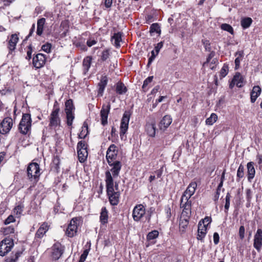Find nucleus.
Segmentation results:
<instances>
[{"label":"nucleus","instance_id":"nucleus-19","mask_svg":"<svg viewBox=\"0 0 262 262\" xmlns=\"http://www.w3.org/2000/svg\"><path fill=\"white\" fill-rule=\"evenodd\" d=\"M145 131L149 136L154 137L156 135V123L154 121L150 122H147L145 125Z\"/></svg>","mask_w":262,"mask_h":262},{"label":"nucleus","instance_id":"nucleus-8","mask_svg":"<svg viewBox=\"0 0 262 262\" xmlns=\"http://www.w3.org/2000/svg\"><path fill=\"white\" fill-rule=\"evenodd\" d=\"M13 246L11 239L5 238L0 243V255L3 256L11 251Z\"/></svg>","mask_w":262,"mask_h":262},{"label":"nucleus","instance_id":"nucleus-51","mask_svg":"<svg viewBox=\"0 0 262 262\" xmlns=\"http://www.w3.org/2000/svg\"><path fill=\"white\" fill-rule=\"evenodd\" d=\"M203 44L205 47V50L207 51H210L211 46L209 41L207 40H202Z\"/></svg>","mask_w":262,"mask_h":262},{"label":"nucleus","instance_id":"nucleus-49","mask_svg":"<svg viewBox=\"0 0 262 262\" xmlns=\"http://www.w3.org/2000/svg\"><path fill=\"white\" fill-rule=\"evenodd\" d=\"M33 52L32 47L31 45H30L27 48V56L26 58L28 60H30L32 57V53Z\"/></svg>","mask_w":262,"mask_h":262},{"label":"nucleus","instance_id":"nucleus-23","mask_svg":"<svg viewBox=\"0 0 262 262\" xmlns=\"http://www.w3.org/2000/svg\"><path fill=\"white\" fill-rule=\"evenodd\" d=\"M92 61V57L88 56L85 57L82 61L83 72L84 74H86L91 67Z\"/></svg>","mask_w":262,"mask_h":262},{"label":"nucleus","instance_id":"nucleus-13","mask_svg":"<svg viewBox=\"0 0 262 262\" xmlns=\"http://www.w3.org/2000/svg\"><path fill=\"white\" fill-rule=\"evenodd\" d=\"M108 165L112 167L110 172L112 173V178H115L119 174L120 171L122 167V164L119 161H108ZM109 171V170H108Z\"/></svg>","mask_w":262,"mask_h":262},{"label":"nucleus","instance_id":"nucleus-14","mask_svg":"<svg viewBox=\"0 0 262 262\" xmlns=\"http://www.w3.org/2000/svg\"><path fill=\"white\" fill-rule=\"evenodd\" d=\"M181 207L183 209L180 217L189 220L191 213V202H182L181 201Z\"/></svg>","mask_w":262,"mask_h":262},{"label":"nucleus","instance_id":"nucleus-16","mask_svg":"<svg viewBox=\"0 0 262 262\" xmlns=\"http://www.w3.org/2000/svg\"><path fill=\"white\" fill-rule=\"evenodd\" d=\"M253 246L258 252L260 251L262 247V230L258 229L254 236Z\"/></svg>","mask_w":262,"mask_h":262},{"label":"nucleus","instance_id":"nucleus-52","mask_svg":"<svg viewBox=\"0 0 262 262\" xmlns=\"http://www.w3.org/2000/svg\"><path fill=\"white\" fill-rule=\"evenodd\" d=\"M246 199L250 202L252 198V192L250 189H247L246 190Z\"/></svg>","mask_w":262,"mask_h":262},{"label":"nucleus","instance_id":"nucleus-2","mask_svg":"<svg viewBox=\"0 0 262 262\" xmlns=\"http://www.w3.org/2000/svg\"><path fill=\"white\" fill-rule=\"evenodd\" d=\"M59 104L57 101H55L53 110L49 117V126L54 129H56L60 126L61 119L59 115Z\"/></svg>","mask_w":262,"mask_h":262},{"label":"nucleus","instance_id":"nucleus-54","mask_svg":"<svg viewBox=\"0 0 262 262\" xmlns=\"http://www.w3.org/2000/svg\"><path fill=\"white\" fill-rule=\"evenodd\" d=\"M51 48V45L50 43H46L45 45H43L41 47L42 50L47 53L50 52Z\"/></svg>","mask_w":262,"mask_h":262},{"label":"nucleus","instance_id":"nucleus-60","mask_svg":"<svg viewBox=\"0 0 262 262\" xmlns=\"http://www.w3.org/2000/svg\"><path fill=\"white\" fill-rule=\"evenodd\" d=\"M105 8L111 7L113 3V0H103Z\"/></svg>","mask_w":262,"mask_h":262},{"label":"nucleus","instance_id":"nucleus-34","mask_svg":"<svg viewBox=\"0 0 262 262\" xmlns=\"http://www.w3.org/2000/svg\"><path fill=\"white\" fill-rule=\"evenodd\" d=\"M88 125L86 123L84 122L82 127V130L78 135L80 139H84L88 134Z\"/></svg>","mask_w":262,"mask_h":262},{"label":"nucleus","instance_id":"nucleus-46","mask_svg":"<svg viewBox=\"0 0 262 262\" xmlns=\"http://www.w3.org/2000/svg\"><path fill=\"white\" fill-rule=\"evenodd\" d=\"M231 195L229 192L227 193L226 196L225 200V211L227 213L229 208L230 207V201Z\"/></svg>","mask_w":262,"mask_h":262},{"label":"nucleus","instance_id":"nucleus-17","mask_svg":"<svg viewBox=\"0 0 262 262\" xmlns=\"http://www.w3.org/2000/svg\"><path fill=\"white\" fill-rule=\"evenodd\" d=\"M45 62L46 57L43 54H37L33 58V64L34 66L37 69L42 67L45 64Z\"/></svg>","mask_w":262,"mask_h":262},{"label":"nucleus","instance_id":"nucleus-53","mask_svg":"<svg viewBox=\"0 0 262 262\" xmlns=\"http://www.w3.org/2000/svg\"><path fill=\"white\" fill-rule=\"evenodd\" d=\"M89 250L85 249L83 253L81 255L79 260L81 261H84L87 257V256L89 254Z\"/></svg>","mask_w":262,"mask_h":262},{"label":"nucleus","instance_id":"nucleus-44","mask_svg":"<svg viewBox=\"0 0 262 262\" xmlns=\"http://www.w3.org/2000/svg\"><path fill=\"white\" fill-rule=\"evenodd\" d=\"M161 32L160 28L158 24H153L151 25L150 28V32L160 33Z\"/></svg>","mask_w":262,"mask_h":262},{"label":"nucleus","instance_id":"nucleus-4","mask_svg":"<svg viewBox=\"0 0 262 262\" xmlns=\"http://www.w3.org/2000/svg\"><path fill=\"white\" fill-rule=\"evenodd\" d=\"M40 174L39 165L37 163H31L27 167V175L29 179L36 182Z\"/></svg>","mask_w":262,"mask_h":262},{"label":"nucleus","instance_id":"nucleus-41","mask_svg":"<svg viewBox=\"0 0 262 262\" xmlns=\"http://www.w3.org/2000/svg\"><path fill=\"white\" fill-rule=\"evenodd\" d=\"M117 155V153L109 152L108 150H107L106 155L107 161H114L116 159Z\"/></svg>","mask_w":262,"mask_h":262},{"label":"nucleus","instance_id":"nucleus-26","mask_svg":"<svg viewBox=\"0 0 262 262\" xmlns=\"http://www.w3.org/2000/svg\"><path fill=\"white\" fill-rule=\"evenodd\" d=\"M261 88L258 85L254 86L251 92V101L252 103L255 102L257 98L261 93Z\"/></svg>","mask_w":262,"mask_h":262},{"label":"nucleus","instance_id":"nucleus-12","mask_svg":"<svg viewBox=\"0 0 262 262\" xmlns=\"http://www.w3.org/2000/svg\"><path fill=\"white\" fill-rule=\"evenodd\" d=\"M111 109V103L108 102L106 104H103L100 111L101 124L105 125L107 123L108 115Z\"/></svg>","mask_w":262,"mask_h":262},{"label":"nucleus","instance_id":"nucleus-11","mask_svg":"<svg viewBox=\"0 0 262 262\" xmlns=\"http://www.w3.org/2000/svg\"><path fill=\"white\" fill-rule=\"evenodd\" d=\"M145 213V209L142 204L137 205L133 210V218L136 222L139 221Z\"/></svg>","mask_w":262,"mask_h":262},{"label":"nucleus","instance_id":"nucleus-43","mask_svg":"<svg viewBox=\"0 0 262 262\" xmlns=\"http://www.w3.org/2000/svg\"><path fill=\"white\" fill-rule=\"evenodd\" d=\"M21 254V252H16L14 255H11V257L8 258L7 259V262H15L17 260L18 257L20 256Z\"/></svg>","mask_w":262,"mask_h":262},{"label":"nucleus","instance_id":"nucleus-29","mask_svg":"<svg viewBox=\"0 0 262 262\" xmlns=\"http://www.w3.org/2000/svg\"><path fill=\"white\" fill-rule=\"evenodd\" d=\"M46 23V19L45 18H41L38 19L37 22V31L36 34L38 36H41L42 34L44 26Z\"/></svg>","mask_w":262,"mask_h":262},{"label":"nucleus","instance_id":"nucleus-63","mask_svg":"<svg viewBox=\"0 0 262 262\" xmlns=\"http://www.w3.org/2000/svg\"><path fill=\"white\" fill-rule=\"evenodd\" d=\"M14 0H1L2 2L4 4L3 7H1V8H4V6H8Z\"/></svg>","mask_w":262,"mask_h":262},{"label":"nucleus","instance_id":"nucleus-42","mask_svg":"<svg viewBox=\"0 0 262 262\" xmlns=\"http://www.w3.org/2000/svg\"><path fill=\"white\" fill-rule=\"evenodd\" d=\"M159 235V232L157 230H153L147 235V239L151 240L156 238Z\"/></svg>","mask_w":262,"mask_h":262},{"label":"nucleus","instance_id":"nucleus-58","mask_svg":"<svg viewBox=\"0 0 262 262\" xmlns=\"http://www.w3.org/2000/svg\"><path fill=\"white\" fill-rule=\"evenodd\" d=\"M15 221L14 216L12 215H10L5 221V224H9Z\"/></svg>","mask_w":262,"mask_h":262},{"label":"nucleus","instance_id":"nucleus-21","mask_svg":"<svg viewBox=\"0 0 262 262\" xmlns=\"http://www.w3.org/2000/svg\"><path fill=\"white\" fill-rule=\"evenodd\" d=\"M171 122L172 118L169 115H165L159 123L160 129L164 130L170 125Z\"/></svg>","mask_w":262,"mask_h":262},{"label":"nucleus","instance_id":"nucleus-59","mask_svg":"<svg viewBox=\"0 0 262 262\" xmlns=\"http://www.w3.org/2000/svg\"><path fill=\"white\" fill-rule=\"evenodd\" d=\"M107 150H108L109 152H113L117 154L118 152L117 146L115 144H111L107 149Z\"/></svg>","mask_w":262,"mask_h":262},{"label":"nucleus","instance_id":"nucleus-64","mask_svg":"<svg viewBox=\"0 0 262 262\" xmlns=\"http://www.w3.org/2000/svg\"><path fill=\"white\" fill-rule=\"evenodd\" d=\"M211 219L210 217H206L202 220L201 222H202V225H206L205 223H207V224L206 225H207L211 222Z\"/></svg>","mask_w":262,"mask_h":262},{"label":"nucleus","instance_id":"nucleus-36","mask_svg":"<svg viewBox=\"0 0 262 262\" xmlns=\"http://www.w3.org/2000/svg\"><path fill=\"white\" fill-rule=\"evenodd\" d=\"M252 22V20L250 17H246L241 20V26L243 28L246 29L250 27Z\"/></svg>","mask_w":262,"mask_h":262},{"label":"nucleus","instance_id":"nucleus-25","mask_svg":"<svg viewBox=\"0 0 262 262\" xmlns=\"http://www.w3.org/2000/svg\"><path fill=\"white\" fill-rule=\"evenodd\" d=\"M19 38L17 34H14L11 35L10 39L8 42V48L11 51H13L15 49L17 43L18 42Z\"/></svg>","mask_w":262,"mask_h":262},{"label":"nucleus","instance_id":"nucleus-18","mask_svg":"<svg viewBox=\"0 0 262 262\" xmlns=\"http://www.w3.org/2000/svg\"><path fill=\"white\" fill-rule=\"evenodd\" d=\"M107 83V77L106 76H102L100 82L98 84V97L103 96V92Z\"/></svg>","mask_w":262,"mask_h":262},{"label":"nucleus","instance_id":"nucleus-61","mask_svg":"<svg viewBox=\"0 0 262 262\" xmlns=\"http://www.w3.org/2000/svg\"><path fill=\"white\" fill-rule=\"evenodd\" d=\"M220 237L219 235L217 232H215L213 234V242L214 244L217 245L219 242Z\"/></svg>","mask_w":262,"mask_h":262},{"label":"nucleus","instance_id":"nucleus-5","mask_svg":"<svg viewBox=\"0 0 262 262\" xmlns=\"http://www.w3.org/2000/svg\"><path fill=\"white\" fill-rule=\"evenodd\" d=\"M78 160L80 163H83L88 157V151L86 145L84 141H79L77 146Z\"/></svg>","mask_w":262,"mask_h":262},{"label":"nucleus","instance_id":"nucleus-7","mask_svg":"<svg viewBox=\"0 0 262 262\" xmlns=\"http://www.w3.org/2000/svg\"><path fill=\"white\" fill-rule=\"evenodd\" d=\"M78 221L79 220L77 217H74L71 220L66 232V234L68 236L72 237L76 234L78 226Z\"/></svg>","mask_w":262,"mask_h":262},{"label":"nucleus","instance_id":"nucleus-9","mask_svg":"<svg viewBox=\"0 0 262 262\" xmlns=\"http://www.w3.org/2000/svg\"><path fill=\"white\" fill-rule=\"evenodd\" d=\"M129 119V113L126 111L125 112L121 121L120 136L121 139L128 129Z\"/></svg>","mask_w":262,"mask_h":262},{"label":"nucleus","instance_id":"nucleus-37","mask_svg":"<svg viewBox=\"0 0 262 262\" xmlns=\"http://www.w3.org/2000/svg\"><path fill=\"white\" fill-rule=\"evenodd\" d=\"M217 119V116L215 114L212 113L210 115V117L208 118L206 120V123L207 125H211L216 121Z\"/></svg>","mask_w":262,"mask_h":262},{"label":"nucleus","instance_id":"nucleus-24","mask_svg":"<svg viewBox=\"0 0 262 262\" xmlns=\"http://www.w3.org/2000/svg\"><path fill=\"white\" fill-rule=\"evenodd\" d=\"M48 229L49 227L48 224L46 223H43L37 230L35 234V237L39 238H42Z\"/></svg>","mask_w":262,"mask_h":262},{"label":"nucleus","instance_id":"nucleus-50","mask_svg":"<svg viewBox=\"0 0 262 262\" xmlns=\"http://www.w3.org/2000/svg\"><path fill=\"white\" fill-rule=\"evenodd\" d=\"M153 78L154 77L152 76H149L148 78H147L143 82L142 88L145 89V88L148 85V84L152 81Z\"/></svg>","mask_w":262,"mask_h":262},{"label":"nucleus","instance_id":"nucleus-15","mask_svg":"<svg viewBox=\"0 0 262 262\" xmlns=\"http://www.w3.org/2000/svg\"><path fill=\"white\" fill-rule=\"evenodd\" d=\"M63 247L60 243L55 244L52 248V257L54 260L58 259L63 254Z\"/></svg>","mask_w":262,"mask_h":262},{"label":"nucleus","instance_id":"nucleus-56","mask_svg":"<svg viewBox=\"0 0 262 262\" xmlns=\"http://www.w3.org/2000/svg\"><path fill=\"white\" fill-rule=\"evenodd\" d=\"M163 42L161 41L157 44V45L155 47V52H156V55H158L160 49L163 47Z\"/></svg>","mask_w":262,"mask_h":262},{"label":"nucleus","instance_id":"nucleus-28","mask_svg":"<svg viewBox=\"0 0 262 262\" xmlns=\"http://www.w3.org/2000/svg\"><path fill=\"white\" fill-rule=\"evenodd\" d=\"M111 40L117 48H119L120 47V42L122 41V33L120 32L115 33L112 37Z\"/></svg>","mask_w":262,"mask_h":262},{"label":"nucleus","instance_id":"nucleus-31","mask_svg":"<svg viewBox=\"0 0 262 262\" xmlns=\"http://www.w3.org/2000/svg\"><path fill=\"white\" fill-rule=\"evenodd\" d=\"M74 110L75 107L73 105L72 100L69 99L67 100L66 102H65V113H73L74 112Z\"/></svg>","mask_w":262,"mask_h":262},{"label":"nucleus","instance_id":"nucleus-30","mask_svg":"<svg viewBox=\"0 0 262 262\" xmlns=\"http://www.w3.org/2000/svg\"><path fill=\"white\" fill-rule=\"evenodd\" d=\"M108 221V211L105 207H103L101 209L100 221L102 224H105L107 223Z\"/></svg>","mask_w":262,"mask_h":262},{"label":"nucleus","instance_id":"nucleus-40","mask_svg":"<svg viewBox=\"0 0 262 262\" xmlns=\"http://www.w3.org/2000/svg\"><path fill=\"white\" fill-rule=\"evenodd\" d=\"M221 28L224 31H227L231 33V34H233L234 31L233 29L231 26L227 24H223L221 26Z\"/></svg>","mask_w":262,"mask_h":262},{"label":"nucleus","instance_id":"nucleus-55","mask_svg":"<svg viewBox=\"0 0 262 262\" xmlns=\"http://www.w3.org/2000/svg\"><path fill=\"white\" fill-rule=\"evenodd\" d=\"M245 227L244 226H241L239 229V236L241 239H243L245 237Z\"/></svg>","mask_w":262,"mask_h":262},{"label":"nucleus","instance_id":"nucleus-22","mask_svg":"<svg viewBox=\"0 0 262 262\" xmlns=\"http://www.w3.org/2000/svg\"><path fill=\"white\" fill-rule=\"evenodd\" d=\"M247 166L248 169V180L249 182H251V180L254 178L255 174L254 163L253 162H250L247 163Z\"/></svg>","mask_w":262,"mask_h":262},{"label":"nucleus","instance_id":"nucleus-3","mask_svg":"<svg viewBox=\"0 0 262 262\" xmlns=\"http://www.w3.org/2000/svg\"><path fill=\"white\" fill-rule=\"evenodd\" d=\"M31 115L29 114H23L18 126L20 133L23 135H27L30 133L31 128Z\"/></svg>","mask_w":262,"mask_h":262},{"label":"nucleus","instance_id":"nucleus-48","mask_svg":"<svg viewBox=\"0 0 262 262\" xmlns=\"http://www.w3.org/2000/svg\"><path fill=\"white\" fill-rule=\"evenodd\" d=\"M110 56V51L108 49L104 50L101 54V59L103 61H105Z\"/></svg>","mask_w":262,"mask_h":262},{"label":"nucleus","instance_id":"nucleus-6","mask_svg":"<svg viewBox=\"0 0 262 262\" xmlns=\"http://www.w3.org/2000/svg\"><path fill=\"white\" fill-rule=\"evenodd\" d=\"M197 184L195 182H191L181 197V202H191L189 200V199L194 193Z\"/></svg>","mask_w":262,"mask_h":262},{"label":"nucleus","instance_id":"nucleus-38","mask_svg":"<svg viewBox=\"0 0 262 262\" xmlns=\"http://www.w3.org/2000/svg\"><path fill=\"white\" fill-rule=\"evenodd\" d=\"M66 114L67 123L68 126H71L73 123V121L75 118L74 112L67 113Z\"/></svg>","mask_w":262,"mask_h":262},{"label":"nucleus","instance_id":"nucleus-27","mask_svg":"<svg viewBox=\"0 0 262 262\" xmlns=\"http://www.w3.org/2000/svg\"><path fill=\"white\" fill-rule=\"evenodd\" d=\"M233 85L241 88L244 85V78L239 73H236L233 78Z\"/></svg>","mask_w":262,"mask_h":262},{"label":"nucleus","instance_id":"nucleus-10","mask_svg":"<svg viewBox=\"0 0 262 262\" xmlns=\"http://www.w3.org/2000/svg\"><path fill=\"white\" fill-rule=\"evenodd\" d=\"M13 125V120L10 117H6L4 119L0 124V133L5 135L8 133Z\"/></svg>","mask_w":262,"mask_h":262},{"label":"nucleus","instance_id":"nucleus-62","mask_svg":"<svg viewBox=\"0 0 262 262\" xmlns=\"http://www.w3.org/2000/svg\"><path fill=\"white\" fill-rule=\"evenodd\" d=\"M14 229L13 227H11V226H9L8 228H6L4 231L6 234L14 233Z\"/></svg>","mask_w":262,"mask_h":262},{"label":"nucleus","instance_id":"nucleus-32","mask_svg":"<svg viewBox=\"0 0 262 262\" xmlns=\"http://www.w3.org/2000/svg\"><path fill=\"white\" fill-rule=\"evenodd\" d=\"M235 56L237 57L235 59V69H237L239 67V64L244 56V52L243 51H238L235 54Z\"/></svg>","mask_w":262,"mask_h":262},{"label":"nucleus","instance_id":"nucleus-39","mask_svg":"<svg viewBox=\"0 0 262 262\" xmlns=\"http://www.w3.org/2000/svg\"><path fill=\"white\" fill-rule=\"evenodd\" d=\"M189 220L182 219L180 217V223H179V228L180 230H182L183 232L185 229V228L187 226L188 224Z\"/></svg>","mask_w":262,"mask_h":262},{"label":"nucleus","instance_id":"nucleus-1","mask_svg":"<svg viewBox=\"0 0 262 262\" xmlns=\"http://www.w3.org/2000/svg\"><path fill=\"white\" fill-rule=\"evenodd\" d=\"M105 175L106 192L110 203L113 206L117 205L119 202L120 192V191H114V180L110 172L106 171Z\"/></svg>","mask_w":262,"mask_h":262},{"label":"nucleus","instance_id":"nucleus-57","mask_svg":"<svg viewBox=\"0 0 262 262\" xmlns=\"http://www.w3.org/2000/svg\"><path fill=\"white\" fill-rule=\"evenodd\" d=\"M215 56V52L211 51L209 55H208L207 60L204 63L203 66L206 65V64L209 63L210 60Z\"/></svg>","mask_w":262,"mask_h":262},{"label":"nucleus","instance_id":"nucleus-33","mask_svg":"<svg viewBox=\"0 0 262 262\" xmlns=\"http://www.w3.org/2000/svg\"><path fill=\"white\" fill-rule=\"evenodd\" d=\"M127 91V88L122 82H118L116 84V92L119 95L125 94Z\"/></svg>","mask_w":262,"mask_h":262},{"label":"nucleus","instance_id":"nucleus-20","mask_svg":"<svg viewBox=\"0 0 262 262\" xmlns=\"http://www.w3.org/2000/svg\"><path fill=\"white\" fill-rule=\"evenodd\" d=\"M207 225H202L201 222H200L198 224V235L197 239L203 241V238L206 234Z\"/></svg>","mask_w":262,"mask_h":262},{"label":"nucleus","instance_id":"nucleus-47","mask_svg":"<svg viewBox=\"0 0 262 262\" xmlns=\"http://www.w3.org/2000/svg\"><path fill=\"white\" fill-rule=\"evenodd\" d=\"M23 208L24 206L21 205L17 206L14 209V213L19 216L21 214Z\"/></svg>","mask_w":262,"mask_h":262},{"label":"nucleus","instance_id":"nucleus-35","mask_svg":"<svg viewBox=\"0 0 262 262\" xmlns=\"http://www.w3.org/2000/svg\"><path fill=\"white\" fill-rule=\"evenodd\" d=\"M244 170H245V168H244V166L242 164H241L239 166V167L237 169V171L236 181L237 182H239L240 181L241 179L243 178L244 177V174H244Z\"/></svg>","mask_w":262,"mask_h":262},{"label":"nucleus","instance_id":"nucleus-45","mask_svg":"<svg viewBox=\"0 0 262 262\" xmlns=\"http://www.w3.org/2000/svg\"><path fill=\"white\" fill-rule=\"evenodd\" d=\"M228 72V66L226 64H224L222 68L220 71V77L223 78L225 77Z\"/></svg>","mask_w":262,"mask_h":262}]
</instances>
